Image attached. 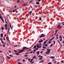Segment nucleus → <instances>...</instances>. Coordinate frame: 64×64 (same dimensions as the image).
<instances>
[{"label":"nucleus","mask_w":64,"mask_h":64,"mask_svg":"<svg viewBox=\"0 0 64 64\" xmlns=\"http://www.w3.org/2000/svg\"><path fill=\"white\" fill-rule=\"evenodd\" d=\"M3 40H5V37H4Z\"/></svg>","instance_id":"49530a36"},{"label":"nucleus","mask_w":64,"mask_h":64,"mask_svg":"<svg viewBox=\"0 0 64 64\" xmlns=\"http://www.w3.org/2000/svg\"><path fill=\"white\" fill-rule=\"evenodd\" d=\"M56 37H58V34H56Z\"/></svg>","instance_id":"8fccbe9b"},{"label":"nucleus","mask_w":64,"mask_h":64,"mask_svg":"<svg viewBox=\"0 0 64 64\" xmlns=\"http://www.w3.org/2000/svg\"><path fill=\"white\" fill-rule=\"evenodd\" d=\"M45 37V35L43 34H42L40 36V38H41V37Z\"/></svg>","instance_id":"7ed1b4c3"},{"label":"nucleus","mask_w":64,"mask_h":64,"mask_svg":"<svg viewBox=\"0 0 64 64\" xmlns=\"http://www.w3.org/2000/svg\"><path fill=\"white\" fill-rule=\"evenodd\" d=\"M52 63L51 62H49L48 64H51Z\"/></svg>","instance_id":"79ce46f5"},{"label":"nucleus","mask_w":64,"mask_h":64,"mask_svg":"<svg viewBox=\"0 0 64 64\" xmlns=\"http://www.w3.org/2000/svg\"><path fill=\"white\" fill-rule=\"evenodd\" d=\"M28 60L29 61H30V58H28Z\"/></svg>","instance_id":"473e14b6"},{"label":"nucleus","mask_w":64,"mask_h":64,"mask_svg":"<svg viewBox=\"0 0 64 64\" xmlns=\"http://www.w3.org/2000/svg\"><path fill=\"white\" fill-rule=\"evenodd\" d=\"M21 60L20 59H19V60H17V61H20Z\"/></svg>","instance_id":"4c0bfd02"},{"label":"nucleus","mask_w":64,"mask_h":64,"mask_svg":"<svg viewBox=\"0 0 64 64\" xmlns=\"http://www.w3.org/2000/svg\"><path fill=\"white\" fill-rule=\"evenodd\" d=\"M15 10H13L12 11V12H15Z\"/></svg>","instance_id":"e2e57ef3"},{"label":"nucleus","mask_w":64,"mask_h":64,"mask_svg":"<svg viewBox=\"0 0 64 64\" xmlns=\"http://www.w3.org/2000/svg\"><path fill=\"white\" fill-rule=\"evenodd\" d=\"M5 22H6V24H7V22H6V20H5Z\"/></svg>","instance_id":"864d4df0"},{"label":"nucleus","mask_w":64,"mask_h":64,"mask_svg":"<svg viewBox=\"0 0 64 64\" xmlns=\"http://www.w3.org/2000/svg\"><path fill=\"white\" fill-rule=\"evenodd\" d=\"M55 41H54V45H55Z\"/></svg>","instance_id":"c85d7f7f"},{"label":"nucleus","mask_w":64,"mask_h":64,"mask_svg":"<svg viewBox=\"0 0 64 64\" xmlns=\"http://www.w3.org/2000/svg\"><path fill=\"white\" fill-rule=\"evenodd\" d=\"M36 53H37V54L38 55H39V54L40 53V52L39 51H38L36 52Z\"/></svg>","instance_id":"9d476101"},{"label":"nucleus","mask_w":64,"mask_h":64,"mask_svg":"<svg viewBox=\"0 0 64 64\" xmlns=\"http://www.w3.org/2000/svg\"><path fill=\"white\" fill-rule=\"evenodd\" d=\"M33 60H34V59H31L30 60V62H32V61H33Z\"/></svg>","instance_id":"f8f14e48"},{"label":"nucleus","mask_w":64,"mask_h":64,"mask_svg":"<svg viewBox=\"0 0 64 64\" xmlns=\"http://www.w3.org/2000/svg\"><path fill=\"white\" fill-rule=\"evenodd\" d=\"M20 2V0H18L17 1V2Z\"/></svg>","instance_id":"a19ab883"},{"label":"nucleus","mask_w":64,"mask_h":64,"mask_svg":"<svg viewBox=\"0 0 64 64\" xmlns=\"http://www.w3.org/2000/svg\"><path fill=\"white\" fill-rule=\"evenodd\" d=\"M28 55V54H26L24 56L25 57H27Z\"/></svg>","instance_id":"7c9ffc66"},{"label":"nucleus","mask_w":64,"mask_h":64,"mask_svg":"<svg viewBox=\"0 0 64 64\" xmlns=\"http://www.w3.org/2000/svg\"><path fill=\"white\" fill-rule=\"evenodd\" d=\"M60 38H62V36H60Z\"/></svg>","instance_id":"680f3d73"},{"label":"nucleus","mask_w":64,"mask_h":64,"mask_svg":"<svg viewBox=\"0 0 64 64\" xmlns=\"http://www.w3.org/2000/svg\"><path fill=\"white\" fill-rule=\"evenodd\" d=\"M60 40L61 41H62V38H60Z\"/></svg>","instance_id":"c9c22d12"},{"label":"nucleus","mask_w":64,"mask_h":64,"mask_svg":"<svg viewBox=\"0 0 64 64\" xmlns=\"http://www.w3.org/2000/svg\"><path fill=\"white\" fill-rule=\"evenodd\" d=\"M57 31H58V30H57L56 31V32H55L56 33H57Z\"/></svg>","instance_id":"58836bf2"},{"label":"nucleus","mask_w":64,"mask_h":64,"mask_svg":"<svg viewBox=\"0 0 64 64\" xmlns=\"http://www.w3.org/2000/svg\"><path fill=\"white\" fill-rule=\"evenodd\" d=\"M42 41L43 40H39L38 42H39V43H40L41 42H42Z\"/></svg>","instance_id":"6e6552de"},{"label":"nucleus","mask_w":64,"mask_h":64,"mask_svg":"<svg viewBox=\"0 0 64 64\" xmlns=\"http://www.w3.org/2000/svg\"><path fill=\"white\" fill-rule=\"evenodd\" d=\"M36 4H37L38 5H39V4L40 3H39V2H36Z\"/></svg>","instance_id":"2eb2a0df"},{"label":"nucleus","mask_w":64,"mask_h":64,"mask_svg":"<svg viewBox=\"0 0 64 64\" xmlns=\"http://www.w3.org/2000/svg\"><path fill=\"white\" fill-rule=\"evenodd\" d=\"M44 45H45V47H48V44H45Z\"/></svg>","instance_id":"dca6fc26"},{"label":"nucleus","mask_w":64,"mask_h":64,"mask_svg":"<svg viewBox=\"0 0 64 64\" xmlns=\"http://www.w3.org/2000/svg\"><path fill=\"white\" fill-rule=\"evenodd\" d=\"M7 57V58H8V59H10V57H9L8 56H6Z\"/></svg>","instance_id":"412c9836"},{"label":"nucleus","mask_w":64,"mask_h":64,"mask_svg":"<svg viewBox=\"0 0 64 64\" xmlns=\"http://www.w3.org/2000/svg\"><path fill=\"white\" fill-rule=\"evenodd\" d=\"M9 53H11V51H10V50H9Z\"/></svg>","instance_id":"774afa93"},{"label":"nucleus","mask_w":64,"mask_h":64,"mask_svg":"<svg viewBox=\"0 0 64 64\" xmlns=\"http://www.w3.org/2000/svg\"><path fill=\"white\" fill-rule=\"evenodd\" d=\"M50 58L52 59H54L55 58V57L54 56H52Z\"/></svg>","instance_id":"9b49d317"},{"label":"nucleus","mask_w":64,"mask_h":64,"mask_svg":"<svg viewBox=\"0 0 64 64\" xmlns=\"http://www.w3.org/2000/svg\"><path fill=\"white\" fill-rule=\"evenodd\" d=\"M56 61H55L54 62V63H56Z\"/></svg>","instance_id":"13d9d810"},{"label":"nucleus","mask_w":64,"mask_h":64,"mask_svg":"<svg viewBox=\"0 0 64 64\" xmlns=\"http://www.w3.org/2000/svg\"><path fill=\"white\" fill-rule=\"evenodd\" d=\"M47 51H48L47 52H46V54L47 55L49 54L50 53V51H51V50L50 49H48L46 50Z\"/></svg>","instance_id":"f03ea898"},{"label":"nucleus","mask_w":64,"mask_h":64,"mask_svg":"<svg viewBox=\"0 0 64 64\" xmlns=\"http://www.w3.org/2000/svg\"><path fill=\"white\" fill-rule=\"evenodd\" d=\"M16 55H19V54L18 53H16Z\"/></svg>","instance_id":"aec40b11"},{"label":"nucleus","mask_w":64,"mask_h":64,"mask_svg":"<svg viewBox=\"0 0 64 64\" xmlns=\"http://www.w3.org/2000/svg\"><path fill=\"white\" fill-rule=\"evenodd\" d=\"M34 52H36V50H34Z\"/></svg>","instance_id":"338daca9"},{"label":"nucleus","mask_w":64,"mask_h":64,"mask_svg":"<svg viewBox=\"0 0 64 64\" xmlns=\"http://www.w3.org/2000/svg\"><path fill=\"white\" fill-rule=\"evenodd\" d=\"M36 48V46H34V48Z\"/></svg>","instance_id":"4be33fe9"},{"label":"nucleus","mask_w":64,"mask_h":64,"mask_svg":"<svg viewBox=\"0 0 64 64\" xmlns=\"http://www.w3.org/2000/svg\"><path fill=\"white\" fill-rule=\"evenodd\" d=\"M13 28V26H12L11 27V29L12 30V29Z\"/></svg>","instance_id":"72a5a7b5"},{"label":"nucleus","mask_w":64,"mask_h":64,"mask_svg":"<svg viewBox=\"0 0 64 64\" xmlns=\"http://www.w3.org/2000/svg\"><path fill=\"white\" fill-rule=\"evenodd\" d=\"M0 18L2 20V21L4 22V20H3V18H2V17L1 16H0Z\"/></svg>","instance_id":"39448f33"},{"label":"nucleus","mask_w":64,"mask_h":64,"mask_svg":"<svg viewBox=\"0 0 64 64\" xmlns=\"http://www.w3.org/2000/svg\"><path fill=\"white\" fill-rule=\"evenodd\" d=\"M14 51L15 52H17V51L15 50H14Z\"/></svg>","instance_id":"e433bc0d"},{"label":"nucleus","mask_w":64,"mask_h":64,"mask_svg":"<svg viewBox=\"0 0 64 64\" xmlns=\"http://www.w3.org/2000/svg\"><path fill=\"white\" fill-rule=\"evenodd\" d=\"M5 44H3V47H5Z\"/></svg>","instance_id":"2f4dec72"},{"label":"nucleus","mask_w":64,"mask_h":64,"mask_svg":"<svg viewBox=\"0 0 64 64\" xmlns=\"http://www.w3.org/2000/svg\"><path fill=\"white\" fill-rule=\"evenodd\" d=\"M37 46V48H41V46H39V44H36Z\"/></svg>","instance_id":"20e7f679"},{"label":"nucleus","mask_w":64,"mask_h":64,"mask_svg":"<svg viewBox=\"0 0 64 64\" xmlns=\"http://www.w3.org/2000/svg\"><path fill=\"white\" fill-rule=\"evenodd\" d=\"M32 52H33V51H32L31 52H30V54H32Z\"/></svg>","instance_id":"6e6d98bb"},{"label":"nucleus","mask_w":64,"mask_h":64,"mask_svg":"<svg viewBox=\"0 0 64 64\" xmlns=\"http://www.w3.org/2000/svg\"><path fill=\"white\" fill-rule=\"evenodd\" d=\"M32 58H35V56H34Z\"/></svg>","instance_id":"c03bdc74"},{"label":"nucleus","mask_w":64,"mask_h":64,"mask_svg":"<svg viewBox=\"0 0 64 64\" xmlns=\"http://www.w3.org/2000/svg\"><path fill=\"white\" fill-rule=\"evenodd\" d=\"M62 26H60V28H59V29H60L61 28H62Z\"/></svg>","instance_id":"052dcab7"},{"label":"nucleus","mask_w":64,"mask_h":64,"mask_svg":"<svg viewBox=\"0 0 64 64\" xmlns=\"http://www.w3.org/2000/svg\"><path fill=\"white\" fill-rule=\"evenodd\" d=\"M60 25H58L57 26V28H59V27H60Z\"/></svg>","instance_id":"c756f323"},{"label":"nucleus","mask_w":64,"mask_h":64,"mask_svg":"<svg viewBox=\"0 0 64 64\" xmlns=\"http://www.w3.org/2000/svg\"><path fill=\"white\" fill-rule=\"evenodd\" d=\"M54 38V36L52 37V39H53Z\"/></svg>","instance_id":"5fc2aeb1"},{"label":"nucleus","mask_w":64,"mask_h":64,"mask_svg":"<svg viewBox=\"0 0 64 64\" xmlns=\"http://www.w3.org/2000/svg\"><path fill=\"white\" fill-rule=\"evenodd\" d=\"M60 46H61L62 47V46H63V45H61L60 44Z\"/></svg>","instance_id":"ea45409f"},{"label":"nucleus","mask_w":64,"mask_h":64,"mask_svg":"<svg viewBox=\"0 0 64 64\" xmlns=\"http://www.w3.org/2000/svg\"><path fill=\"white\" fill-rule=\"evenodd\" d=\"M28 49V48H27L25 47H24V48H23V50H20V52H18V53H22L23 52V51H24L25 49Z\"/></svg>","instance_id":"f257e3e1"},{"label":"nucleus","mask_w":64,"mask_h":64,"mask_svg":"<svg viewBox=\"0 0 64 64\" xmlns=\"http://www.w3.org/2000/svg\"><path fill=\"white\" fill-rule=\"evenodd\" d=\"M48 40H46V41H45L43 43V44H45L46 43L47 41Z\"/></svg>","instance_id":"423d86ee"},{"label":"nucleus","mask_w":64,"mask_h":64,"mask_svg":"<svg viewBox=\"0 0 64 64\" xmlns=\"http://www.w3.org/2000/svg\"><path fill=\"white\" fill-rule=\"evenodd\" d=\"M1 42H3V41L2 40V38L1 39Z\"/></svg>","instance_id":"bf43d9fd"},{"label":"nucleus","mask_w":64,"mask_h":64,"mask_svg":"<svg viewBox=\"0 0 64 64\" xmlns=\"http://www.w3.org/2000/svg\"><path fill=\"white\" fill-rule=\"evenodd\" d=\"M27 5V3H26V4H22V6H26Z\"/></svg>","instance_id":"0eeeda50"},{"label":"nucleus","mask_w":64,"mask_h":64,"mask_svg":"<svg viewBox=\"0 0 64 64\" xmlns=\"http://www.w3.org/2000/svg\"><path fill=\"white\" fill-rule=\"evenodd\" d=\"M1 29L2 30H4V28H3V27H1Z\"/></svg>","instance_id":"a211bd4d"},{"label":"nucleus","mask_w":64,"mask_h":64,"mask_svg":"<svg viewBox=\"0 0 64 64\" xmlns=\"http://www.w3.org/2000/svg\"><path fill=\"white\" fill-rule=\"evenodd\" d=\"M42 48H44V49H46V47L44 46H43L42 47Z\"/></svg>","instance_id":"5701e85b"},{"label":"nucleus","mask_w":64,"mask_h":64,"mask_svg":"<svg viewBox=\"0 0 64 64\" xmlns=\"http://www.w3.org/2000/svg\"><path fill=\"white\" fill-rule=\"evenodd\" d=\"M32 1H33L32 0V1H30V3H32Z\"/></svg>","instance_id":"4d7b16f0"},{"label":"nucleus","mask_w":64,"mask_h":64,"mask_svg":"<svg viewBox=\"0 0 64 64\" xmlns=\"http://www.w3.org/2000/svg\"><path fill=\"white\" fill-rule=\"evenodd\" d=\"M39 18L40 19V20L41 21V20H42V18H41V17H39Z\"/></svg>","instance_id":"f3484780"},{"label":"nucleus","mask_w":64,"mask_h":64,"mask_svg":"<svg viewBox=\"0 0 64 64\" xmlns=\"http://www.w3.org/2000/svg\"><path fill=\"white\" fill-rule=\"evenodd\" d=\"M7 38L8 39L9 42V43H10V40H9V38L8 37H7Z\"/></svg>","instance_id":"bb28decb"},{"label":"nucleus","mask_w":64,"mask_h":64,"mask_svg":"<svg viewBox=\"0 0 64 64\" xmlns=\"http://www.w3.org/2000/svg\"><path fill=\"white\" fill-rule=\"evenodd\" d=\"M42 58H39V60H42Z\"/></svg>","instance_id":"de8ad7c7"},{"label":"nucleus","mask_w":64,"mask_h":64,"mask_svg":"<svg viewBox=\"0 0 64 64\" xmlns=\"http://www.w3.org/2000/svg\"><path fill=\"white\" fill-rule=\"evenodd\" d=\"M58 42H59V43L60 44V42L58 40Z\"/></svg>","instance_id":"09e8293b"},{"label":"nucleus","mask_w":64,"mask_h":64,"mask_svg":"<svg viewBox=\"0 0 64 64\" xmlns=\"http://www.w3.org/2000/svg\"><path fill=\"white\" fill-rule=\"evenodd\" d=\"M40 58H42V56H40Z\"/></svg>","instance_id":"3c124183"},{"label":"nucleus","mask_w":64,"mask_h":64,"mask_svg":"<svg viewBox=\"0 0 64 64\" xmlns=\"http://www.w3.org/2000/svg\"><path fill=\"white\" fill-rule=\"evenodd\" d=\"M43 62H44V60H42V61H40L39 62L40 63H43Z\"/></svg>","instance_id":"1a4fd4ad"},{"label":"nucleus","mask_w":64,"mask_h":64,"mask_svg":"<svg viewBox=\"0 0 64 64\" xmlns=\"http://www.w3.org/2000/svg\"><path fill=\"white\" fill-rule=\"evenodd\" d=\"M9 56H10V57H13V56H12V55H9Z\"/></svg>","instance_id":"393cba45"},{"label":"nucleus","mask_w":64,"mask_h":64,"mask_svg":"<svg viewBox=\"0 0 64 64\" xmlns=\"http://www.w3.org/2000/svg\"><path fill=\"white\" fill-rule=\"evenodd\" d=\"M52 46H53V44H51L50 46V47H52Z\"/></svg>","instance_id":"4468645a"},{"label":"nucleus","mask_w":64,"mask_h":64,"mask_svg":"<svg viewBox=\"0 0 64 64\" xmlns=\"http://www.w3.org/2000/svg\"><path fill=\"white\" fill-rule=\"evenodd\" d=\"M61 63H63V60H62L61 62Z\"/></svg>","instance_id":"a18cd8bd"},{"label":"nucleus","mask_w":64,"mask_h":64,"mask_svg":"<svg viewBox=\"0 0 64 64\" xmlns=\"http://www.w3.org/2000/svg\"><path fill=\"white\" fill-rule=\"evenodd\" d=\"M51 43V41H50V42H48V44H50Z\"/></svg>","instance_id":"cd10ccee"},{"label":"nucleus","mask_w":64,"mask_h":64,"mask_svg":"<svg viewBox=\"0 0 64 64\" xmlns=\"http://www.w3.org/2000/svg\"><path fill=\"white\" fill-rule=\"evenodd\" d=\"M32 11H30V12H29L28 14H31L32 13Z\"/></svg>","instance_id":"ddd939ff"},{"label":"nucleus","mask_w":64,"mask_h":64,"mask_svg":"<svg viewBox=\"0 0 64 64\" xmlns=\"http://www.w3.org/2000/svg\"><path fill=\"white\" fill-rule=\"evenodd\" d=\"M18 64H21V63L20 62H18Z\"/></svg>","instance_id":"f704fd0d"},{"label":"nucleus","mask_w":64,"mask_h":64,"mask_svg":"<svg viewBox=\"0 0 64 64\" xmlns=\"http://www.w3.org/2000/svg\"><path fill=\"white\" fill-rule=\"evenodd\" d=\"M1 37H3V34L2 33L1 34Z\"/></svg>","instance_id":"6ab92c4d"},{"label":"nucleus","mask_w":64,"mask_h":64,"mask_svg":"<svg viewBox=\"0 0 64 64\" xmlns=\"http://www.w3.org/2000/svg\"><path fill=\"white\" fill-rule=\"evenodd\" d=\"M4 27H7V24H6L4 26Z\"/></svg>","instance_id":"a878e982"},{"label":"nucleus","mask_w":64,"mask_h":64,"mask_svg":"<svg viewBox=\"0 0 64 64\" xmlns=\"http://www.w3.org/2000/svg\"><path fill=\"white\" fill-rule=\"evenodd\" d=\"M43 51H42L40 52V53H43Z\"/></svg>","instance_id":"0e129e2a"},{"label":"nucleus","mask_w":64,"mask_h":64,"mask_svg":"<svg viewBox=\"0 0 64 64\" xmlns=\"http://www.w3.org/2000/svg\"><path fill=\"white\" fill-rule=\"evenodd\" d=\"M22 61H23V62H25V60H22Z\"/></svg>","instance_id":"603ef678"},{"label":"nucleus","mask_w":64,"mask_h":64,"mask_svg":"<svg viewBox=\"0 0 64 64\" xmlns=\"http://www.w3.org/2000/svg\"><path fill=\"white\" fill-rule=\"evenodd\" d=\"M41 0H38V2H40Z\"/></svg>","instance_id":"69168bd1"},{"label":"nucleus","mask_w":64,"mask_h":64,"mask_svg":"<svg viewBox=\"0 0 64 64\" xmlns=\"http://www.w3.org/2000/svg\"><path fill=\"white\" fill-rule=\"evenodd\" d=\"M34 62H30V63L31 64L32 63H33Z\"/></svg>","instance_id":"37998d69"},{"label":"nucleus","mask_w":64,"mask_h":64,"mask_svg":"<svg viewBox=\"0 0 64 64\" xmlns=\"http://www.w3.org/2000/svg\"><path fill=\"white\" fill-rule=\"evenodd\" d=\"M61 52L62 53H64V50H62L61 51Z\"/></svg>","instance_id":"b1692460"}]
</instances>
